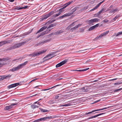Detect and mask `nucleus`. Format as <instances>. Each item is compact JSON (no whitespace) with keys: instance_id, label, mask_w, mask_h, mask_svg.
Returning a JSON list of instances; mask_svg holds the SVG:
<instances>
[{"instance_id":"1","label":"nucleus","mask_w":122,"mask_h":122,"mask_svg":"<svg viewBox=\"0 0 122 122\" xmlns=\"http://www.w3.org/2000/svg\"><path fill=\"white\" fill-rule=\"evenodd\" d=\"M46 51V50L44 49L39 52L33 53L32 54H29V56L35 57L39 56L40 55L45 53Z\"/></svg>"},{"instance_id":"2","label":"nucleus","mask_w":122,"mask_h":122,"mask_svg":"<svg viewBox=\"0 0 122 122\" xmlns=\"http://www.w3.org/2000/svg\"><path fill=\"white\" fill-rule=\"evenodd\" d=\"M28 61L25 62L23 63L20 64L17 67L12 68L11 70L12 71H14L16 70H18L23 67V66L26 65L28 62Z\"/></svg>"},{"instance_id":"3","label":"nucleus","mask_w":122,"mask_h":122,"mask_svg":"<svg viewBox=\"0 0 122 122\" xmlns=\"http://www.w3.org/2000/svg\"><path fill=\"white\" fill-rule=\"evenodd\" d=\"M100 20L98 18H95L89 20L88 22L89 25H93V23L96 22H98Z\"/></svg>"},{"instance_id":"4","label":"nucleus","mask_w":122,"mask_h":122,"mask_svg":"<svg viewBox=\"0 0 122 122\" xmlns=\"http://www.w3.org/2000/svg\"><path fill=\"white\" fill-rule=\"evenodd\" d=\"M26 43V41L24 42L20 43L17 44L12 47V49H14L16 48H19L21 46L23 45Z\"/></svg>"},{"instance_id":"5","label":"nucleus","mask_w":122,"mask_h":122,"mask_svg":"<svg viewBox=\"0 0 122 122\" xmlns=\"http://www.w3.org/2000/svg\"><path fill=\"white\" fill-rule=\"evenodd\" d=\"M67 61V60L66 59L62 61L60 63H59L57 64L56 65V68H58L61 66L62 65L65 64Z\"/></svg>"},{"instance_id":"6","label":"nucleus","mask_w":122,"mask_h":122,"mask_svg":"<svg viewBox=\"0 0 122 122\" xmlns=\"http://www.w3.org/2000/svg\"><path fill=\"white\" fill-rule=\"evenodd\" d=\"M105 0H103L101 2L98 3L97 5V6H96L93 9H92L90 11H93L94 10H96L101 5L102 3H103L104 2Z\"/></svg>"},{"instance_id":"7","label":"nucleus","mask_w":122,"mask_h":122,"mask_svg":"<svg viewBox=\"0 0 122 122\" xmlns=\"http://www.w3.org/2000/svg\"><path fill=\"white\" fill-rule=\"evenodd\" d=\"M17 104V103H12L10 105L5 107V109L6 110H8L12 108L13 106L16 105Z\"/></svg>"},{"instance_id":"8","label":"nucleus","mask_w":122,"mask_h":122,"mask_svg":"<svg viewBox=\"0 0 122 122\" xmlns=\"http://www.w3.org/2000/svg\"><path fill=\"white\" fill-rule=\"evenodd\" d=\"M19 85L20 83H15L8 86V88L9 89H10L11 88L16 87Z\"/></svg>"},{"instance_id":"9","label":"nucleus","mask_w":122,"mask_h":122,"mask_svg":"<svg viewBox=\"0 0 122 122\" xmlns=\"http://www.w3.org/2000/svg\"><path fill=\"white\" fill-rule=\"evenodd\" d=\"M73 14V12H69L68 13L64 14L63 15L60 17V18H62L65 17H67L68 16H70Z\"/></svg>"},{"instance_id":"10","label":"nucleus","mask_w":122,"mask_h":122,"mask_svg":"<svg viewBox=\"0 0 122 122\" xmlns=\"http://www.w3.org/2000/svg\"><path fill=\"white\" fill-rule=\"evenodd\" d=\"M10 41H4L0 42V47L2 46L3 45L10 43Z\"/></svg>"},{"instance_id":"11","label":"nucleus","mask_w":122,"mask_h":122,"mask_svg":"<svg viewBox=\"0 0 122 122\" xmlns=\"http://www.w3.org/2000/svg\"><path fill=\"white\" fill-rule=\"evenodd\" d=\"M8 59L6 58H3L2 59H0V67L2 66L5 64V63H3V62L2 61H7Z\"/></svg>"},{"instance_id":"12","label":"nucleus","mask_w":122,"mask_h":122,"mask_svg":"<svg viewBox=\"0 0 122 122\" xmlns=\"http://www.w3.org/2000/svg\"><path fill=\"white\" fill-rule=\"evenodd\" d=\"M52 118L51 116H48L43 118H40V121H44L48 119H51Z\"/></svg>"},{"instance_id":"13","label":"nucleus","mask_w":122,"mask_h":122,"mask_svg":"<svg viewBox=\"0 0 122 122\" xmlns=\"http://www.w3.org/2000/svg\"><path fill=\"white\" fill-rule=\"evenodd\" d=\"M47 27L46 26H45L41 28L36 33V34L39 33L44 31L47 28Z\"/></svg>"},{"instance_id":"14","label":"nucleus","mask_w":122,"mask_h":122,"mask_svg":"<svg viewBox=\"0 0 122 122\" xmlns=\"http://www.w3.org/2000/svg\"><path fill=\"white\" fill-rule=\"evenodd\" d=\"M104 114V113H102L98 114L97 115H95L94 116H92L91 117H89L88 118H87V119H86L85 120H88V119H92V118H93L96 117L98 116H100V115H101L103 114Z\"/></svg>"},{"instance_id":"15","label":"nucleus","mask_w":122,"mask_h":122,"mask_svg":"<svg viewBox=\"0 0 122 122\" xmlns=\"http://www.w3.org/2000/svg\"><path fill=\"white\" fill-rule=\"evenodd\" d=\"M51 30H49V31L47 30L41 33L40 34L41 36H43L44 35L47 34Z\"/></svg>"},{"instance_id":"16","label":"nucleus","mask_w":122,"mask_h":122,"mask_svg":"<svg viewBox=\"0 0 122 122\" xmlns=\"http://www.w3.org/2000/svg\"><path fill=\"white\" fill-rule=\"evenodd\" d=\"M119 9L116 8L115 9H113L111 10L110 12L111 13H114L116 12H118L119 10Z\"/></svg>"},{"instance_id":"17","label":"nucleus","mask_w":122,"mask_h":122,"mask_svg":"<svg viewBox=\"0 0 122 122\" xmlns=\"http://www.w3.org/2000/svg\"><path fill=\"white\" fill-rule=\"evenodd\" d=\"M89 69V68H86L82 70H73L74 71H79L81 72L82 71H86Z\"/></svg>"},{"instance_id":"18","label":"nucleus","mask_w":122,"mask_h":122,"mask_svg":"<svg viewBox=\"0 0 122 122\" xmlns=\"http://www.w3.org/2000/svg\"><path fill=\"white\" fill-rule=\"evenodd\" d=\"M9 77L8 76H0V80H3V79L5 78H6L7 77Z\"/></svg>"},{"instance_id":"19","label":"nucleus","mask_w":122,"mask_h":122,"mask_svg":"<svg viewBox=\"0 0 122 122\" xmlns=\"http://www.w3.org/2000/svg\"><path fill=\"white\" fill-rule=\"evenodd\" d=\"M81 25L80 24H79L78 25L74 27L71 28V30H72V31H73L74 30H75L77 28H78L79 27V26Z\"/></svg>"},{"instance_id":"20","label":"nucleus","mask_w":122,"mask_h":122,"mask_svg":"<svg viewBox=\"0 0 122 122\" xmlns=\"http://www.w3.org/2000/svg\"><path fill=\"white\" fill-rule=\"evenodd\" d=\"M63 32V31L62 30H59L55 32L54 33V34L55 35H58Z\"/></svg>"},{"instance_id":"21","label":"nucleus","mask_w":122,"mask_h":122,"mask_svg":"<svg viewBox=\"0 0 122 122\" xmlns=\"http://www.w3.org/2000/svg\"><path fill=\"white\" fill-rule=\"evenodd\" d=\"M56 24H51L50 25H49V26L47 28V30H48V31H49V28H50L52 27H53L54 26H56Z\"/></svg>"},{"instance_id":"22","label":"nucleus","mask_w":122,"mask_h":122,"mask_svg":"<svg viewBox=\"0 0 122 122\" xmlns=\"http://www.w3.org/2000/svg\"><path fill=\"white\" fill-rule=\"evenodd\" d=\"M66 8L64 6L63 8L59 9L58 10V11L59 12V13H60V14H61L62 12L64 11L63 9Z\"/></svg>"},{"instance_id":"23","label":"nucleus","mask_w":122,"mask_h":122,"mask_svg":"<svg viewBox=\"0 0 122 122\" xmlns=\"http://www.w3.org/2000/svg\"><path fill=\"white\" fill-rule=\"evenodd\" d=\"M50 40L49 39L47 40H46V41H43L42 42H40L39 43V44H44L46 43L47 42L49 41H50Z\"/></svg>"},{"instance_id":"24","label":"nucleus","mask_w":122,"mask_h":122,"mask_svg":"<svg viewBox=\"0 0 122 122\" xmlns=\"http://www.w3.org/2000/svg\"><path fill=\"white\" fill-rule=\"evenodd\" d=\"M73 2L72 1H69L68 2L66 3L65 4V7L66 8L67 6L68 5H70Z\"/></svg>"},{"instance_id":"25","label":"nucleus","mask_w":122,"mask_h":122,"mask_svg":"<svg viewBox=\"0 0 122 122\" xmlns=\"http://www.w3.org/2000/svg\"><path fill=\"white\" fill-rule=\"evenodd\" d=\"M71 105V104L70 103H68L67 104H65L64 105H62L61 104L60 106L61 107H66L68 106Z\"/></svg>"},{"instance_id":"26","label":"nucleus","mask_w":122,"mask_h":122,"mask_svg":"<svg viewBox=\"0 0 122 122\" xmlns=\"http://www.w3.org/2000/svg\"><path fill=\"white\" fill-rule=\"evenodd\" d=\"M55 102V101L53 100H51L48 102V103L50 104H52Z\"/></svg>"},{"instance_id":"27","label":"nucleus","mask_w":122,"mask_h":122,"mask_svg":"<svg viewBox=\"0 0 122 122\" xmlns=\"http://www.w3.org/2000/svg\"><path fill=\"white\" fill-rule=\"evenodd\" d=\"M48 15V14H47L46 15L44 16L42 18V20H43L44 19H46L48 17H49V16Z\"/></svg>"},{"instance_id":"28","label":"nucleus","mask_w":122,"mask_h":122,"mask_svg":"<svg viewBox=\"0 0 122 122\" xmlns=\"http://www.w3.org/2000/svg\"><path fill=\"white\" fill-rule=\"evenodd\" d=\"M60 15V13H59L57 14H54L52 16V18H54L55 17L58 16Z\"/></svg>"},{"instance_id":"29","label":"nucleus","mask_w":122,"mask_h":122,"mask_svg":"<svg viewBox=\"0 0 122 122\" xmlns=\"http://www.w3.org/2000/svg\"><path fill=\"white\" fill-rule=\"evenodd\" d=\"M97 111H97V110H94L92 111V112H86L85 113V114H86V115L88 114H89L91 113L92 112H95Z\"/></svg>"},{"instance_id":"30","label":"nucleus","mask_w":122,"mask_h":122,"mask_svg":"<svg viewBox=\"0 0 122 122\" xmlns=\"http://www.w3.org/2000/svg\"><path fill=\"white\" fill-rule=\"evenodd\" d=\"M31 107L33 109H35L36 108H38L39 107L38 106L35 105H32Z\"/></svg>"},{"instance_id":"31","label":"nucleus","mask_w":122,"mask_h":122,"mask_svg":"<svg viewBox=\"0 0 122 122\" xmlns=\"http://www.w3.org/2000/svg\"><path fill=\"white\" fill-rule=\"evenodd\" d=\"M55 13L54 12V11H52L50 12L49 13L47 14L49 16H50L51 15Z\"/></svg>"},{"instance_id":"32","label":"nucleus","mask_w":122,"mask_h":122,"mask_svg":"<svg viewBox=\"0 0 122 122\" xmlns=\"http://www.w3.org/2000/svg\"><path fill=\"white\" fill-rule=\"evenodd\" d=\"M40 109L41 111L42 112H46L48 111V110H47L41 108H40Z\"/></svg>"},{"instance_id":"33","label":"nucleus","mask_w":122,"mask_h":122,"mask_svg":"<svg viewBox=\"0 0 122 122\" xmlns=\"http://www.w3.org/2000/svg\"><path fill=\"white\" fill-rule=\"evenodd\" d=\"M105 10V9L103 8L100 11H99L98 13V14L99 15L101 14L103 11H104Z\"/></svg>"},{"instance_id":"34","label":"nucleus","mask_w":122,"mask_h":122,"mask_svg":"<svg viewBox=\"0 0 122 122\" xmlns=\"http://www.w3.org/2000/svg\"><path fill=\"white\" fill-rule=\"evenodd\" d=\"M22 9H23V7L16 8H15L14 9L15 10H22Z\"/></svg>"},{"instance_id":"35","label":"nucleus","mask_w":122,"mask_h":122,"mask_svg":"<svg viewBox=\"0 0 122 122\" xmlns=\"http://www.w3.org/2000/svg\"><path fill=\"white\" fill-rule=\"evenodd\" d=\"M94 26H93L90 27L88 29L89 31H91L95 28Z\"/></svg>"},{"instance_id":"36","label":"nucleus","mask_w":122,"mask_h":122,"mask_svg":"<svg viewBox=\"0 0 122 122\" xmlns=\"http://www.w3.org/2000/svg\"><path fill=\"white\" fill-rule=\"evenodd\" d=\"M121 35H122V31L119 32L117 33V34L116 35V36H117Z\"/></svg>"},{"instance_id":"37","label":"nucleus","mask_w":122,"mask_h":122,"mask_svg":"<svg viewBox=\"0 0 122 122\" xmlns=\"http://www.w3.org/2000/svg\"><path fill=\"white\" fill-rule=\"evenodd\" d=\"M58 85H57L55 86H53V87H51V88H48V89H44V90H43L44 91H47V90H50V89H51L53 88L54 87H55L56 86H58Z\"/></svg>"},{"instance_id":"38","label":"nucleus","mask_w":122,"mask_h":122,"mask_svg":"<svg viewBox=\"0 0 122 122\" xmlns=\"http://www.w3.org/2000/svg\"><path fill=\"white\" fill-rule=\"evenodd\" d=\"M52 54H50L46 56L45 57L43 58V59H45V58H46L47 57H50L51 56H52Z\"/></svg>"},{"instance_id":"39","label":"nucleus","mask_w":122,"mask_h":122,"mask_svg":"<svg viewBox=\"0 0 122 122\" xmlns=\"http://www.w3.org/2000/svg\"><path fill=\"white\" fill-rule=\"evenodd\" d=\"M119 17V15H116V17L113 18V20L114 21L115 20L117 19Z\"/></svg>"},{"instance_id":"40","label":"nucleus","mask_w":122,"mask_h":122,"mask_svg":"<svg viewBox=\"0 0 122 122\" xmlns=\"http://www.w3.org/2000/svg\"><path fill=\"white\" fill-rule=\"evenodd\" d=\"M110 107H104V108H103L102 109H97V111H100L102 110H104V109H107V108H109Z\"/></svg>"},{"instance_id":"41","label":"nucleus","mask_w":122,"mask_h":122,"mask_svg":"<svg viewBox=\"0 0 122 122\" xmlns=\"http://www.w3.org/2000/svg\"><path fill=\"white\" fill-rule=\"evenodd\" d=\"M122 83V82H117L115 83H114V85H120Z\"/></svg>"},{"instance_id":"42","label":"nucleus","mask_w":122,"mask_h":122,"mask_svg":"<svg viewBox=\"0 0 122 122\" xmlns=\"http://www.w3.org/2000/svg\"><path fill=\"white\" fill-rule=\"evenodd\" d=\"M87 49H84V50H82L79 51H78V53H83V51H85V50H87Z\"/></svg>"},{"instance_id":"43","label":"nucleus","mask_w":122,"mask_h":122,"mask_svg":"<svg viewBox=\"0 0 122 122\" xmlns=\"http://www.w3.org/2000/svg\"><path fill=\"white\" fill-rule=\"evenodd\" d=\"M102 21H103V22L104 23H107V22H108V20L107 19H106V20H103Z\"/></svg>"},{"instance_id":"44","label":"nucleus","mask_w":122,"mask_h":122,"mask_svg":"<svg viewBox=\"0 0 122 122\" xmlns=\"http://www.w3.org/2000/svg\"><path fill=\"white\" fill-rule=\"evenodd\" d=\"M99 15V14H98V13L97 14H95L94 15V17H98V16Z\"/></svg>"},{"instance_id":"45","label":"nucleus","mask_w":122,"mask_h":122,"mask_svg":"<svg viewBox=\"0 0 122 122\" xmlns=\"http://www.w3.org/2000/svg\"><path fill=\"white\" fill-rule=\"evenodd\" d=\"M34 122H39L40 121V119H38L37 120H35V121H34Z\"/></svg>"},{"instance_id":"46","label":"nucleus","mask_w":122,"mask_h":122,"mask_svg":"<svg viewBox=\"0 0 122 122\" xmlns=\"http://www.w3.org/2000/svg\"><path fill=\"white\" fill-rule=\"evenodd\" d=\"M104 36L102 34H100L99 36L98 37V38H101L103 36Z\"/></svg>"},{"instance_id":"47","label":"nucleus","mask_w":122,"mask_h":122,"mask_svg":"<svg viewBox=\"0 0 122 122\" xmlns=\"http://www.w3.org/2000/svg\"><path fill=\"white\" fill-rule=\"evenodd\" d=\"M99 24H97L96 25H94V26L95 27V28H96V27H97L98 26Z\"/></svg>"},{"instance_id":"48","label":"nucleus","mask_w":122,"mask_h":122,"mask_svg":"<svg viewBox=\"0 0 122 122\" xmlns=\"http://www.w3.org/2000/svg\"><path fill=\"white\" fill-rule=\"evenodd\" d=\"M28 7V6L26 5V6H25L24 7H23V9H25L27 8Z\"/></svg>"},{"instance_id":"49","label":"nucleus","mask_w":122,"mask_h":122,"mask_svg":"<svg viewBox=\"0 0 122 122\" xmlns=\"http://www.w3.org/2000/svg\"><path fill=\"white\" fill-rule=\"evenodd\" d=\"M109 32L108 31H107L105 32H104V33H105V35H107L109 33Z\"/></svg>"},{"instance_id":"50","label":"nucleus","mask_w":122,"mask_h":122,"mask_svg":"<svg viewBox=\"0 0 122 122\" xmlns=\"http://www.w3.org/2000/svg\"><path fill=\"white\" fill-rule=\"evenodd\" d=\"M37 79V78H36L35 79L32 80L31 81H30V82H29V83H30L32 81H35Z\"/></svg>"},{"instance_id":"51","label":"nucleus","mask_w":122,"mask_h":122,"mask_svg":"<svg viewBox=\"0 0 122 122\" xmlns=\"http://www.w3.org/2000/svg\"><path fill=\"white\" fill-rule=\"evenodd\" d=\"M56 20H53L51 21L50 23H51L54 21H55Z\"/></svg>"},{"instance_id":"52","label":"nucleus","mask_w":122,"mask_h":122,"mask_svg":"<svg viewBox=\"0 0 122 122\" xmlns=\"http://www.w3.org/2000/svg\"><path fill=\"white\" fill-rule=\"evenodd\" d=\"M59 97V96H55V98L56 99L58 98Z\"/></svg>"},{"instance_id":"53","label":"nucleus","mask_w":122,"mask_h":122,"mask_svg":"<svg viewBox=\"0 0 122 122\" xmlns=\"http://www.w3.org/2000/svg\"><path fill=\"white\" fill-rule=\"evenodd\" d=\"M41 36L40 35L37 36V38H39Z\"/></svg>"},{"instance_id":"54","label":"nucleus","mask_w":122,"mask_h":122,"mask_svg":"<svg viewBox=\"0 0 122 122\" xmlns=\"http://www.w3.org/2000/svg\"><path fill=\"white\" fill-rule=\"evenodd\" d=\"M98 81V80H95L93 81L94 82H97Z\"/></svg>"},{"instance_id":"55","label":"nucleus","mask_w":122,"mask_h":122,"mask_svg":"<svg viewBox=\"0 0 122 122\" xmlns=\"http://www.w3.org/2000/svg\"><path fill=\"white\" fill-rule=\"evenodd\" d=\"M9 1L10 2H13L15 0H9Z\"/></svg>"},{"instance_id":"56","label":"nucleus","mask_w":122,"mask_h":122,"mask_svg":"<svg viewBox=\"0 0 122 122\" xmlns=\"http://www.w3.org/2000/svg\"><path fill=\"white\" fill-rule=\"evenodd\" d=\"M122 90V88H120V89H118V91H121Z\"/></svg>"},{"instance_id":"57","label":"nucleus","mask_w":122,"mask_h":122,"mask_svg":"<svg viewBox=\"0 0 122 122\" xmlns=\"http://www.w3.org/2000/svg\"><path fill=\"white\" fill-rule=\"evenodd\" d=\"M60 80V78H57V79H56V80L57 81H58V80Z\"/></svg>"},{"instance_id":"58","label":"nucleus","mask_w":122,"mask_h":122,"mask_svg":"<svg viewBox=\"0 0 122 122\" xmlns=\"http://www.w3.org/2000/svg\"><path fill=\"white\" fill-rule=\"evenodd\" d=\"M102 34L104 36L106 35L105 34L104 32L102 33Z\"/></svg>"},{"instance_id":"59","label":"nucleus","mask_w":122,"mask_h":122,"mask_svg":"<svg viewBox=\"0 0 122 122\" xmlns=\"http://www.w3.org/2000/svg\"><path fill=\"white\" fill-rule=\"evenodd\" d=\"M98 17L99 18H102V16H98Z\"/></svg>"},{"instance_id":"60","label":"nucleus","mask_w":122,"mask_h":122,"mask_svg":"<svg viewBox=\"0 0 122 122\" xmlns=\"http://www.w3.org/2000/svg\"><path fill=\"white\" fill-rule=\"evenodd\" d=\"M116 79H117L116 78H115V79H113L112 80H112V81L115 80H116Z\"/></svg>"},{"instance_id":"61","label":"nucleus","mask_w":122,"mask_h":122,"mask_svg":"<svg viewBox=\"0 0 122 122\" xmlns=\"http://www.w3.org/2000/svg\"><path fill=\"white\" fill-rule=\"evenodd\" d=\"M61 19V18H60V17H58L57 18V19Z\"/></svg>"},{"instance_id":"62","label":"nucleus","mask_w":122,"mask_h":122,"mask_svg":"<svg viewBox=\"0 0 122 122\" xmlns=\"http://www.w3.org/2000/svg\"><path fill=\"white\" fill-rule=\"evenodd\" d=\"M67 29H70V26H68L67 27Z\"/></svg>"},{"instance_id":"63","label":"nucleus","mask_w":122,"mask_h":122,"mask_svg":"<svg viewBox=\"0 0 122 122\" xmlns=\"http://www.w3.org/2000/svg\"><path fill=\"white\" fill-rule=\"evenodd\" d=\"M37 94H36L35 95H34L32 96H36Z\"/></svg>"},{"instance_id":"64","label":"nucleus","mask_w":122,"mask_h":122,"mask_svg":"<svg viewBox=\"0 0 122 122\" xmlns=\"http://www.w3.org/2000/svg\"><path fill=\"white\" fill-rule=\"evenodd\" d=\"M118 91V89H117L115 91H116V92H117Z\"/></svg>"}]
</instances>
